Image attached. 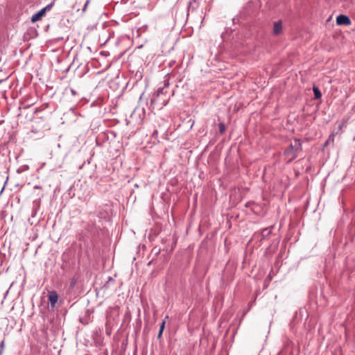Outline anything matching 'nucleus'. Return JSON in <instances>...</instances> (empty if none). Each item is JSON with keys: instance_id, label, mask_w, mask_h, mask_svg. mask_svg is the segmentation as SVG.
Returning <instances> with one entry per match:
<instances>
[{"instance_id": "nucleus-1", "label": "nucleus", "mask_w": 355, "mask_h": 355, "mask_svg": "<svg viewBox=\"0 0 355 355\" xmlns=\"http://www.w3.org/2000/svg\"><path fill=\"white\" fill-rule=\"evenodd\" d=\"M301 150L302 144L300 140L295 139L293 142H291L284 152L285 156L288 159V162H291L295 159L298 153L301 151Z\"/></svg>"}, {"instance_id": "nucleus-2", "label": "nucleus", "mask_w": 355, "mask_h": 355, "mask_svg": "<svg viewBox=\"0 0 355 355\" xmlns=\"http://www.w3.org/2000/svg\"><path fill=\"white\" fill-rule=\"evenodd\" d=\"M52 6H53V3H51L49 5H47L44 8L41 9L37 13L34 14L31 18V22H36L37 21L41 20L42 17L45 15L46 12L51 10V8H52Z\"/></svg>"}, {"instance_id": "nucleus-3", "label": "nucleus", "mask_w": 355, "mask_h": 355, "mask_svg": "<svg viewBox=\"0 0 355 355\" xmlns=\"http://www.w3.org/2000/svg\"><path fill=\"white\" fill-rule=\"evenodd\" d=\"M200 0H191L188 6L187 17L191 15L198 8Z\"/></svg>"}, {"instance_id": "nucleus-4", "label": "nucleus", "mask_w": 355, "mask_h": 355, "mask_svg": "<svg viewBox=\"0 0 355 355\" xmlns=\"http://www.w3.org/2000/svg\"><path fill=\"white\" fill-rule=\"evenodd\" d=\"M58 300V295L55 291H51L49 293V300L51 306L54 307Z\"/></svg>"}, {"instance_id": "nucleus-5", "label": "nucleus", "mask_w": 355, "mask_h": 355, "mask_svg": "<svg viewBox=\"0 0 355 355\" xmlns=\"http://www.w3.org/2000/svg\"><path fill=\"white\" fill-rule=\"evenodd\" d=\"M337 23H349L351 22L349 17L345 15H339L336 17Z\"/></svg>"}, {"instance_id": "nucleus-6", "label": "nucleus", "mask_w": 355, "mask_h": 355, "mask_svg": "<svg viewBox=\"0 0 355 355\" xmlns=\"http://www.w3.org/2000/svg\"><path fill=\"white\" fill-rule=\"evenodd\" d=\"M282 24H274L273 33L275 35H279L282 32Z\"/></svg>"}, {"instance_id": "nucleus-7", "label": "nucleus", "mask_w": 355, "mask_h": 355, "mask_svg": "<svg viewBox=\"0 0 355 355\" xmlns=\"http://www.w3.org/2000/svg\"><path fill=\"white\" fill-rule=\"evenodd\" d=\"M313 92H314L315 98L318 99V98H321L322 94L318 87H313Z\"/></svg>"}, {"instance_id": "nucleus-8", "label": "nucleus", "mask_w": 355, "mask_h": 355, "mask_svg": "<svg viewBox=\"0 0 355 355\" xmlns=\"http://www.w3.org/2000/svg\"><path fill=\"white\" fill-rule=\"evenodd\" d=\"M219 130L221 134H223L225 131V126L223 123L219 124Z\"/></svg>"}, {"instance_id": "nucleus-9", "label": "nucleus", "mask_w": 355, "mask_h": 355, "mask_svg": "<svg viewBox=\"0 0 355 355\" xmlns=\"http://www.w3.org/2000/svg\"><path fill=\"white\" fill-rule=\"evenodd\" d=\"M4 347H5V342H4V340H2L1 343H0V351L2 352L3 353L4 351Z\"/></svg>"}, {"instance_id": "nucleus-10", "label": "nucleus", "mask_w": 355, "mask_h": 355, "mask_svg": "<svg viewBox=\"0 0 355 355\" xmlns=\"http://www.w3.org/2000/svg\"><path fill=\"white\" fill-rule=\"evenodd\" d=\"M89 2H90L89 0H87V1L85 2V3L84 5L83 9V11H85L86 10V8L88 6Z\"/></svg>"}, {"instance_id": "nucleus-11", "label": "nucleus", "mask_w": 355, "mask_h": 355, "mask_svg": "<svg viewBox=\"0 0 355 355\" xmlns=\"http://www.w3.org/2000/svg\"><path fill=\"white\" fill-rule=\"evenodd\" d=\"M332 18H333V14H331L328 18L326 19V21L325 22H330V21L332 20Z\"/></svg>"}, {"instance_id": "nucleus-12", "label": "nucleus", "mask_w": 355, "mask_h": 355, "mask_svg": "<svg viewBox=\"0 0 355 355\" xmlns=\"http://www.w3.org/2000/svg\"><path fill=\"white\" fill-rule=\"evenodd\" d=\"M164 326H165V321H162V324H161V326H160V329L159 330H162L164 331Z\"/></svg>"}, {"instance_id": "nucleus-13", "label": "nucleus", "mask_w": 355, "mask_h": 355, "mask_svg": "<svg viewBox=\"0 0 355 355\" xmlns=\"http://www.w3.org/2000/svg\"><path fill=\"white\" fill-rule=\"evenodd\" d=\"M162 332H163V331H162V330H159V334H158V336H157V337H158L159 338H161L162 334Z\"/></svg>"}, {"instance_id": "nucleus-14", "label": "nucleus", "mask_w": 355, "mask_h": 355, "mask_svg": "<svg viewBox=\"0 0 355 355\" xmlns=\"http://www.w3.org/2000/svg\"><path fill=\"white\" fill-rule=\"evenodd\" d=\"M334 137V135H331V136H330L329 139L326 141V143H325V144H324L325 146H327V145L328 144L329 139H330L331 137Z\"/></svg>"}, {"instance_id": "nucleus-15", "label": "nucleus", "mask_w": 355, "mask_h": 355, "mask_svg": "<svg viewBox=\"0 0 355 355\" xmlns=\"http://www.w3.org/2000/svg\"><path fill=\"white\" fill-rule=\"evenodd\" d=\"M155 103V99H153L151 101V103Z\"/></svg>"}, {"instance_id": "nucleus-16", "label": "nucleus", "mask_w": 355, "mask_h": 355, "mask_svg": "<svg viewBox=\"0 0 355 355\" xmlns=\"http://www.w3.org/2000/svg\"><path fill=\"white\" fill-rule=\"evenodd\" d=\"M74 284H75V281H73V282H71V286H73Z\"/></svg>"}, {"instance_id": "nucleus-17", "label": "nucleus", "mask_w": 355, "mask_h": 355, "mask_svg": "<svg viewBox=\"0 0 355 355\" xmlns=\"http://www.w3.org/2000/svg\"><path fill=\"white\" fill-rule=\"evenodd\" d=\"M277 22L281 23L282 21V20H278Z\"/></svg>"}, {"instance_id": "nucleus-18", "label": "nucleus", "mask_w": 355, "mask_h": 355, "mask_svg": "<svg viewBox=\"0 0 355 355\" xmlns=\"http://www.w3.org/2000/svg\"><path fill=\"white\" fill-rule=\"evenodd\" d=\"M3 354V352L0 351V355H2Z\"/></svg>"}, {"instance_id": "nucleus-19", "label": "nucleus", "mask_w": 355, "mask_h": 355, "mask_svg": "<svg viewBox=\"0 0 355 355\" xmlns=\"http://www.w3.org/2000/svg\"><path fill=\"white\" fill-rule=\"evenodd\" d=\"M344 24H345V25H347V23H345Z\"/></svg>"}]
</instances>
